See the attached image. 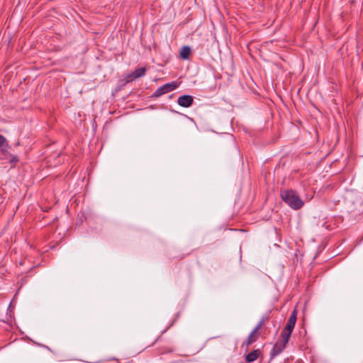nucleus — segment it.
Segmentation results:
<instances>
[{"label": "nucleus", "instance_id": "1a4fd4ad", "mask_svg": "<svg viewBox=\"0 0 363 363\" xmlns=\"http://www.w3.org/2000/svg\"><path fill=\"white\" fill-rule=\"evenodd\" d=\"M180 57L186 60L189 58L190 54H191V49L189 46H184L180 50Z\"/></svg>", "mask_w": 363, "mask_h": 363}, {"label": "nucleus", "instance_id": "39448f33", "mask_svg": "<svg viewBox=\"0 0 363 363\" xmlns=\"http://www.w3.org/2000/svg\"><path fill=\"white\" fill-rule=\"evenodd\" d=\"M281 337L282 339L281 341L277 342L272 350L271 355L272 357H275V356L279 354L285 349L286 344L289 342V341L285 340V336H281Z\"/></svg>", "mask_w": 363, "mask_h": 363}, {"label": "nucleus", "instance_id": "9b49d317", "mask_svg": "<svg viewBox=\"0 0 363 363\" xmlns=\"http://www.w3.org/2000/svg\"><path fill=\"white\" fill-rule=\"evenodd\" d=\"M263 324H264V321H263V320H261L258 323V324L257 325V326L254 328V330H255V331L259 332V330L262 327Z\"/></svg>", "mask_w": 363, "mask_h": 363}, {"label": "nucleus", "instance_id": "423d86ee", "mask_svg": "<svg viewBox=\"0 0 363 363\" xmlns=\"http://www.w3.org/2000/svg\"><path fill=\"white\" fill-rule=\"evenodd\" d=\"M177 103L179 106L189 108L194 103V97L190 95H182L180 96L177 99Z\"/></svg>", "mask_w": 363, "mask_h": 363}, {"label": "nucleus", "instance_id": "20e7f679", "mask_svg": "<svg viewBox=\"0 0 363 363\" xmlns=\"http://www.w3.org/2000/svg\"><path fill=\"white\" fill-rule=\"evenodd\" d=\"M145 73H146V68L140 67V68L136 69L130 74H127L125 77V79L127 83H130L139 77H143L145 74Z\"/></svg>", "mask_w": 363, "mask_h": 363}, {"label": "nucleus", "instance_id": "6e6552de", "mask_svg": "<svg viewBox=\"0 0 363 363\" xmlns=\"http://www.w3.org/2000/svg\"><path fill=\"white\" fill-rule=\"evenodd\" d=\"M260 354L259 350H255L246 355L245 359L247 362H252L259 357Z\"/></svg>", "mask_w": 363, "mask_h": 363}, {"label": "nucleus", "instance_id": "f257e3e1", "mask_svg": "<svg viewBox=\"0 0 363 363\" xmlns=\"http://www.w3.org/2000/svg\"><path fill=\"white\" fill-rule=\"evenodd\" d=\"M282 200L291 208L297 210L303 206V201L299 196L293 190L284 191L281 194Z\"/></svg>", "mask_w": 363, "mask_h": 363}, {"label": "nucleus", "instance_id": "f03ea898", "mask_svg": "<svg viewBox=\"0 0 363 363\" xmlns=\"http://www.w3.org/2000/svg\"><path fill=\"white\" fill-rule=\"evenodd\" d=\"M298 312L296 310H294L286 323L284 329L281 333V336H285V340L289 341L291 333L295 327L296 322L297 320Z\"/></svg>", "mask_w": 363, "mask_h": 363}, {"label": "nucleus", "instance_id": "9d476101", "mask_svg": "<svg viewBox=\"0 0 363 363\" xmlns=\"http://www.w3.org/2000/svg\"><path fill=\"white\" fill-rule=\"evenodd\" d=\"M0 148H1V150L3 152L7 150V149L9 148V145L6 142V139L2 135H0Z\"/></svg>", "mask_w": 363, "mask_h": 363}, {"label": "nucleus", "instance_id": "0eeeda50", "mask_svg": "<svg viewBox=\"0 0 363 363\" xmlns=\"http://www.w3.org/2000/svg\"><path fill=\"white\" fill-rule=\"evenodd\" d=\"M259 337V332L255 331L254 329L249 335L246 342L245 345L247 347L252 344L253 342H256Z\"/></svg>", "mask_w": 363, "mask_h": 363}, {"label": "nucleus", "instance_id": "7ed1b4c3", "mask_svg": "<svg viewBox=\"0 0 363 363\" xmlns=\"http://www.w3.org/2000/svg\"><path fill=\"white\" fill-rule=\"evenodd\" d=\"M178 86V84L176 82H172L170 83L165 84L160 86L155 92L154 96L155 97L161 96L162 95L167 94L176 89Z\"/></svg>", "mask_w": 363, "mask_h": 363}]
</instances>
